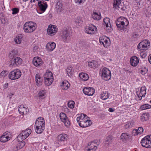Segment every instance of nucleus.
I'll return each instance as SVG.
<instances>
[{
    "label": "nucleus",
    "mask_w": 151,
    "mask_h": 151,
    "mask_svg": "<svg viewBox=\"0 0 151 151\" xmlns=\"http://www.w3.org/2000/svg\"><path fill=\"white\" fill-rule=\"evenodd\" d=\"M35 130L37 134L42 133L45 128V122L44 119L42 117L38 118L35 124Z\"/></svg>",
    "instance_id": "1"
},
{
    "label": "nucleus",
    "mask_w": 151,
    "mask_h": 151,
    "mask_svg": "<svg viewBox=\"0 0 151 151\" xmlns=\"http://www.w3.org/2000/svg\"><path fill=\"white\" fill-rule=\"evenodd\" d=\"M71 29L68 27H65L60 31V37L62 40L65 42H68L71 34Z\"/></svg>",
    "instance_id": "2"
},
{
    "label": "nucleus",
    "mask_w": 151,
    "mask_h": 151,
    "mask_svg": "<svg viewBox=\"0 0 151 151\" xmlns=\"http://www.w3.org/2000/svg\"><path fill=\"white\" fill-rule=\"evenodd\" d=\"M116 25L119 30H124L129 24L128 20L124 17L118 18L116 22Z\"/></svg>",
    "instance_id": "3"
},
{
    "label": "nucleus",
    "mask_w": 151,
    "mask_h": 151,
    "mask_svg": "<svg viewBox=\"0 0 151 151\" xmlns=\"http://www.w3.org/2000/svg\"><path fill=\"white\" fill-rule=\"evenodd\" d=\"M36 23L32 22H27L24 24L23 29L26 33H31L34 31L36 29Z\"/></svg>",
    "instance_id": "4"
},
{
    "label": "nucleus",
    "mask_w": 151,
    "mask_h": 151,
    "mask_svg": "<svg viewBox=\"0 0 151 151\" xmlns=\"http://www.w3.org/2000/svg\"><path fill=\"white\" fill-rule=\"evenodd\" d=\"M45 83L47 86L51 84L53 81V77L52 73L49 71L47 70L44 75Z\"/></svg>",
    "instance_id": "5"
},
{
    "label": "nucleus",
    "mask_w": 151,
    "mask_h": 151,
    "mask_svg": "<svg viewBox=\"0 0 151 151\" xmlns=\"http://www.w3.org/2000/svg\"><path fill=\"white\" fill-rule=\"evenodd\" d=\"M21 72L19 69H16L11 71L9 74V78L11 80L19 78L21 76Z\"/></svg>",
    "instance_id": "6"
},
{
    "label": "nucleus",
    "mask_w": 151,
    "mask_h": 151,
    "mask_svg": "<svg viewBox=\"0 0 151 151\" xmlns=\"http://www.w3.org/2000/svg\"><path fill=\"white\" fill-rule=\"evenodd\" d=\"M101 77L105 81L109 80L111 78V74L110 71L106 67L103 68L101 70Z\"/></svg>",
    "instance_id": "7"
},
{
    "label": "nucleus",
    "mask_w": 151,
    "mask_h": 151,
    "mask_svg": "<svg viewBox=\"0 0 151 151\" xmlns=\"http://www.w3.org/2000/svg\"><path fill=\"white\" fill-rule=\"evenodd\" d=\"M142 146L147 148L151 147V135H147L142 138Z\"/></svg>",
    "instance_id": "8"
},
{
    "label": "nucleus",
    "mask_w": 151,
    "mask_h": 151,
    "mask_svg": "<svg viewBox=\"0 0 151 151\" xmlns=\"http://www.w3.org/2000/svg\"><path fill=\"white\" fill-rule=\"evenodd\" d=\"M58 31V28L57 26L51 24L49 25L47 30V34L51 36L55 35Z\"/></svg>",
    "instance_id": "9"
},
{
    "label": "nucleus",
    "mask_w": 151,
    "mask_h": 151,
    "mask_svg": "<svg viewBox=\"0 0 151 151\" xmlns=\"http://www.w3.org/2000/svg\"><path fill=\"white\" fill-rule=\"evenodd\" d=\"M99 41L100 43L105 47H108L110 43L109 38L106 36H102L100 37Z\"/></svg>",
    "instance_id": "10"
},
{
    "label": "nucleus",
    "mask_w": 151,
    "mask_h": 151,
    "mask_svg": "<svg viewBox=\"0 0 151 151\" xmlns=\"http://www.w3.org/2000/svg\"><path fill=\"white\" fill-rule=\"evenodd\" d=\"M22 59L19 57H17L12 59L10 61L9 63L11 67L19 66L22 63Z\"/></svg>",
    "instance_id": "11"
},
{
    "label": "nucleus",
    "mask_w": 151,
    "mask_h": 151,
    "mask_svg": "<svg viewBox=\"0 0 151 151\" xmlns=\"http://www.w3.org/2000/svg\"><path fill=\"white\" fill-rule=\"evenodd\" d=\"M60 117L61 120L64 123L65 126L66 127H69L70 125V122L66 114L64 113H61L60 114Z\"/></svg>",
    "instance_id": "12"
},
{
    "label": "nucleus",
    "mask_w": 151,
    "mask_h": 151,
    "mask_svg": "<svg viewBox=\"0 0 151 151\" xmlns=\"http://www.w3.org/2000/svg\"><path fill=\"white\" fill-rule=\"evenodd\" d=\"M97 29L96 27L95 26L91 24L85 28V32L87 34L92 35L96 33Z\"/></svg>",
    "instance_id": "13"
},
{
    "label": "nucleus",
    "mask_w": 151,
    "mask_h": 151,
    "mask_svg": "<svg viewBox=\"0 0 151 151\" xmlns=\"http://www.w3.org/2000/svg\"><path fill=\"white\" fill-rule=\"evenodd\" d=\"M68 137V135L65 133H62L59 134L56 137L57 143L58 144L60 143L61 142L67 141Z\"/></svg>",
    "instance_id": "14"
},
{
    "label": "nucleus",
    "mask_w": 151,
    "mask_h": 151,
    "mask_svg": "<svg viewBox=\"0 0 151 151\" xmlns=\"http://www.w3.org/2000/svg\"><path fill=\"white\" fill-rule=\"evenodd\" d=\"M37 3L39 9L42 13L44 12L48 6L46 2L45 1H40L38 2Z\"/></svg>",
    "instance_id": "15"
},
{
    "label": "nucleus",
    "mask_w": 151,
    "mask_h": 151,
    "mask_svg": "<svg viewBox=\"0 0 151 151\" xmlns=\"http://www.w3.org/2000/svg\"><path fill=\"white\" fill-rule=\"evenodd\" d=\"M103 24L106 26L105 29L108 32H110L111 30V25L110 22V19L108 18H106L104 19Z\"/></svg>",
    "instance_id": "16"
},
{
    "label": "nucleus",
    "mask_w": 151,
    "mask_h": 151,
    "mask_svg": "<svg viewBox=\"0 0 151 151\" xmlns=\"http://www.w3.org/2000/svg\"><path fill=\"white\" fill-rule=\"evenodd\" d=\"M64 3L62 0H59L57 2L56 9L58 12H64Z\"/></svg>",
    "instance_id": "17"
},
{
    "label": "nucleus",
    "mask_w": 151,
    "mask_h": 151,
    "mask_svg": "<svg viewBox=\"0 0 151 151\" xmlns=\"http://www.w3.org/2000/svg\"><path fill=\"white\" fill-rule=\"evenodd\" d=\"M97 148L96 143L93 142L89 143L88 145L86 148L85 151H95Z\"/></svg>",
    "instance_id": "18"
},
{
    "label": "nucleus",
    "mask_w": 151,
    "mask_h": 151,
    "mask_svg": "<svg viewBox=\"0 0 151 151\" xmlns=\"http://www.w3.org/2000/svg\"><path fill=\"white\" fill-rule=\"evenodd\" d=\"M83 91L85 94L89 96L93 95L95 92L94 89L91 87H85L83 89Z\"/></svg>",
    "instance_id": "19"
},
{
    "label": "nucleus",
    "mask_w": 151,
    "mask_h": 151,
    "mask_svg": "<svg viewBox=\"0 0 151 151\" xmlns=\"http://www.w3.org/2000/svg\"><path fill=\"white\" fill-rule=\"evenodd\" d=\"M33 63L36 67L41 66L43 63L42 59L39 57H34L33 59Z\"/></svg>",
    "instance_id": "20"
},
{
    "label": "nucleus",
    "mask_w": 151,
    "mask_h": 151,
    "mask_svg": "<svg viewBox=\"0 0 151 151\" xmlns=\"http://www.w3.org/2000/svg\"><path fill=\"white\" fill-rule=\"evenodd\" d=\"M121 0H114V2L113 3V8L116 9H118L119 10V9H121L122 10H124V9L122 7L121 5Z\"/></svg>",
    "instance_id": "21"
},
{
    "label": "nucleus",
    "mask_w": 151,
    "mask_h": 151,
    "mask_svg": "<svg viewBox=\"0 0 151 151\" xmlns=\"http://www.w3.org/2000/svg\"><path fill=\"white\" fill-rule=\"evenodd\" d=\"M92 123L91 121L88 120V118L85 119L83 121L79 123V126L82 127L84 128L90 126L91 125Z\"/></svg>",
    "instance_id": "22"
},
{
    "label": "nucleus",
    "mask_w": 151,
    "mask_h": 151,
    "mask_svg": "<svg viewBox=\"0 0 151 151\" xmlns=\"http://www.w3.org/2000/svg\"><path fill=\"white\" fill-rule=\"evenodd\" d=\"M18 110L19 113L22 115L26 114L27 112L29 111V109L25 106L24 105H21L18 107Z\"/></svg>",
    "instance_id": "23"
},
{
    "label": "nucleus",
    "mask_w": 151,
    "mask_h": 151,
    "mask_svg": "<svg viewBox=\"0 0 151 151\" xmlns=\"http://www.w3.org/2000/svg\"><path fill=\"white\" fill-rule=\"evenodd\" d=\"M130 63L132 66L135 67L139 63V59L136 56H133L130 58Z\"/></svg>",
    "instance_id": "24"
},
{
    "label": "nucleus",
    "mask_w": 151,
    "mask_h": 151,
    "mask_svg": "<svg viewBox=\"0 0 151 151\" xmlns=\"http://www.w3.org/2000/svg\"><path fill=\"white\" fill-rule=\"evenodd\" d=\"M9 134L8 132L3 134L0 137V141L3 142H5L10 139Z\"/></svg>",
    "instance_id": "25"
},
{
    "label": "nucleus",
    "mask_w": 151,
    "mask_h": 151,
    "mask_svg": "<svg viewBox=\"0 0 151 151\" xmlns=\"http://www.w3.org/2000/svg\"><path fill=\"white\" fill-rule=\"evenodd\" d=\"M150 45V42L148 40H145L142 41V50H147Z\"/></svg>",
    "instance_id": "26"
},
{
    "label": "nucleus",
    "mask_w": 151,
    "mask_h": 151,
    "mask_svg": "<svg viewBox=\"0 0 151 151\" xmlns=\"http://www.w3.org/2000/svg\"><path fill=\"white\" fill-rule=\"evenodd\" d=\"M88 67L91 68H95L98 66V62L95 60H92L88 63Z\"/></svg>",
    "instance_id": "27"
},
{
    "label": "nucleus",
    "mask_w": 151,
    "mask_h": 151,
    "mask_svg": "<svg viewBox=\"0 0 151 151\" xmlns=\"http://www.w3.org/2000/svg\"><path fill=\"white\" fill-rule=\"evenodd\" d=\"M87 118H88V117L85 114H82L80 116L77 117L76 120L77 122L80 123L81 122L83 121L84 120H85V119Z\"/></svg>",
    "instance_id": "28"
},
{
    "label": "nucleus",
    "mask_w": 151,
    "mask_h": 151,
    "mask_svg": "<svg viewBox=\"0 0 151 151\" xmlns=\"http://www.w3.org/2000/svg\"><path fill=\"white\" fill-rule=\"evenodd\" d=\"M56 44L54 42L48 43L47 44V47L48 50L50 51H52L55 48Z\"/></svg>",
    "instance_id": "29"
},
{
    "label": "nucleus",
    "mask_w": 151,
    "mask_h": 151,
    "mask_svg": "<svg viewBox=\"0 0 151 151\" xmlns=\"http://www.w3.org/2000/svg\"><path fill=\"white\" fill-rule=\"evenodd\" d=\"M79 77L83 81H86L89 78V76L88 74L83 73H81L79 74Z\"/></svg>",
    "instance_id": "30"
},
{
    "label": "nucleus",
    "mask_w": 151,
    "mask_h": 151,
    "mask_svg": "<svg viewBox=\"0 0 151 151\" xmlns=\"http://www.w3.org/2000/svg\"><path fill=\"white\" fill-rule=\"evenodd\" d=\"M46 91L45 90L40 91L38 93V97L39 99H44L46 97Z\"/></svg>",
    "instance_id": "31"
},
{
    "label": "nucleus",
    "mask_w": 151,
    "mask_h": 151,
    "mask_svg": "<svg viewBox=\"0 0 151 151\" xmlns=\"http://www.w3.org/2000/svg\"><path fill=\"white\" fill-rule=\"evenodd\" d=\"M35 80L37 86H40L42 85V79L39 74H37L36 75Z\"/></svg>",
    "instance_id": "32"
},
{
    "label": "nucleus",
    "mask_w": 151,
    "mask_h": 151,
    "mask_svg": "<svg viewBox=\"0 0 151 151\" xmlns=\"http://www.w3.org/2000/svg\"><path fill=\"white\" fill-rule=\"evenodd\" d=\"M92 17L93 19L97 20H100L101 17L100 12H94L92 15Z\"/></svg>",
    "instance_id": "33"
},
{
    "label": "nucleus",
    "mask_w": 151,
    "mask_h": 151,
    "mask_svg": "<svg viewBox=\"0 0 151 151\" xmlns=\"http://www.w3.org/2000/svg\"><path fill=\"white\" fill-rule=\"evenodd\" d=\"M70 86V84L69 82L66 81H65L62 82V88L65 90H67Z\"/></svg>",
    "instance_id": "34"
},
{
    "label": "nucleus",
    "mask_w": 151,
    "mask_h": 151,
    "mask_svg": "<svg viewBox=\"0 0 151 151\" xmlns=\"http://www.w3.org/2000/svg\"><path fill=\"white\" fill-rule=\"evenodd\" d=\"M113 137L112 136L109 135L107 137L106 139V140L104 142V145L105 146H108L109 144L111 143L112 141Z\"/></svg>",
    "instance_id": "35"
},
{
    "label": "nucleus",
    "mask_w": 151,
    "mask_h": 151,
    "mask_svg": "<svg viewBox=\"0 0 151 151\" xmlns=\"http://www.w3.org/2000/svg\"><path fill=\"white\" fill-rule=\"evenodd\" d=\"M23 36L22 35H19L17 36L14 39V41L16 43L20 44L22 41Z\"/></svg>",
    "instance_id": "36"
},
{
    "label": "nucleus",
    "mask_w": 151,
    "mask_h": 151,
    "mask_svg": "<svg viewBox=\"0 0 151 151\" xmlns=\"http://www.w3.org/2000/svg\"><path fill=\"white\" fill-rule=\"evenodd\" d=\"M134 125V122L131 121V122H128L124 125V126L125 128L126 129H128L130 128L133 127Z\"/></svg>",
    "instance_id": "37"
},
{
    "label": "nucleus",
    "mask_w": 151,
    "mask_h": 151,
    "mask_svg": "<svg viewBox=\"0 0 151 151\" xmlns=\"http://www.w3.org/2000/svg\"><path fill=\"white\" fill-rule=\"evenodd\" d=\"M109 97L108 92L105 91L102 93L101 94V98L103 100H106Z\"/></svg>",
    "instance_id": "38"
},
{
    "label": "nucleus",
    "mask_w": 151,
    "mask_h": 151,
    "mask_svg": "<svg viewBox=\"0 0 151 151\" xmlns=\"http://www.w3.org/2000/svg\"><path fill=\"white\" fill-rule=\"evenodd\" d=\"M121 137L122 140L124 141L128 140L129 139V134L126 133H124L122 134Z\"/></svg>",
    "instance_id": "39"
},
{
    "label": "nucleus",
    "mask_w": 151,
    "mask_h": 151,
    "mask_svg": "<svg viewBox=\"0 0 151 151\" xmlns=\"http://www.w3.org/2000/svg\"><path fill=\"white\" fill-rule=\"evenodd\" d=\"M74 70L72 67H68L66 69L67 73L69 76L71 77L73 75Z\"/></svg>",
    "instance_id": "40"
},
{
    "label": "nucleus",
    "mask_w": 151,
    "mask_h": 151,
    "mask_svg": "<svg viewBox=\"0 0 151 151\" xmlns=\"http://www.w3.org/2000/svg\"><path fill=\"white\" fill-rule=\"evenodd\" d=\"M17 138L18 141L20 142L23 141L24 140L27 138L25 134L24 135L22 132L19 134Z\"/></svg>",
    "instance_id": "41"
},
{
    "label": "nucleus",
    "mask_w": 151,
    "mask_h": 151,
    "mask_svg": "<svg viewBox=\"0 0 151 151\" xmlns=\"http://www.w3.org/2000/svg\"><path fill=\"white\" fill-rule=\"evenodd\" d=\"M32 132L30 129H27L26 130L23 131L22 132L27 138L31 133Z\"/></svg>",
    "instance_id": "42"
},
{
    "label": "nucleus",
    "mask_w": 151,
    "mask_h": 151,
    "mask_svg": "<svg viewBox=\"0 0 151 151\" xmlns=\"http://www.w3.org/2000/svg\"><path fill=\"white\" fill-rule=\"evenodd\" d=\"M75 22L76 25L81 26L83 22L82 18L80 17H77V18L76 19Z\"/></svg>",
    "instance_id": "43"
},
{
    "label": "nucleus",
    "mask_w": 151,
    "mask_h": 151,
    "mask_svg": "<svg viewBox=\"0 0 151 151\" xmlns=\"http://www.w3.org/2000/svg\"><path fill=\"white\" fill-rule=\"evenodd\" d=\"M19 142L17 145L16 148L17 149H19L22 148L25 145V142L22 141V142L19 141Z\"/></svg>",
    "instance_id": "44"
},
{
    "label": "nucleus",
    "mask_w": 151,
    "mask_h": 151,
    "mask_svg": "<svg viewBox=\"0 0 151 151\" xmlns=\"http://www.w3.org/2000/svg\"><path fill=\"white\" fill-rule=\"evenodd\" d=\"M149 114L148 113H144L142 115V120L146 121L149 119Z\"/></svg>",
    "instance_id": "45"
},
{
    "label": "nucleus",
    "mask_w": 151,
    "mask_h": 151,
    "mask_svg": "<svg viewBox=\"0 0 151 151\" xmlns=\"http://www.w3.org/2000/svg\"><path fill=\"white\" fill-rule=\"evenodd\" d=\"M142 129V127H139L138 129H134L132 131L133 135L135 136L139 134V132H138V131H140Z\"/></svg>",
    "instance_id": "46"
},
{
    "label": "nucleus",
    "mask_w": 151,
    "mask_h": 151,
    "mask_svg": "<svg viewBox=\"0 0 151 151\" xmlns=\"http://www.w3.org/2000/svg\"><path fill=\"white\" fill-rule=\"evenodd\" d=\"M17 52L14 50H12L9 53V57L10 58H12L14 57L17 54Z\"/></svg>",
    "instance_id": "47"
},
{
    "label": "nucleus",
    "mask_w": 151,
    "mask_h": 151,
    "mask_svg": "<svg viewBox=\"0 0 151 151\" xmlns=\"http://www.w3.org/2000/svg\"><path fill=\"white\" fill-rule=\"evenodd\" d=\"M75 104L74 101H70L68 103V106L70 109H73L74 107Z\"/></svg>",
    "instance_id": "48"
},
{
    "label": "nucleus",
    "mask_w": 151,
    "mask_h": 151,
    "mask_svg": "<svg viewBox=\"0 0 151 151\" xmlns=\"http://www.w3.org/2000/svg\"><path fill=\"white\" fill-rule=\"evenodd\" d=\"M8 74V72L6 70H3L0 73V77L1 78H4Z\"/></svg>",
    "instance_id": "49"
},
{
    "label": "nucleus",
    "mask_w": 151,
    "mask_h": 151,
    "mask_svg": "<svg viewBox=\"0 0 151 151\" xmlns=\"http://www.w3.org/2000/svg\"><path fill=\"white\" fill-rule=\"evenodd\" d=\"M12 14H16L19 12V9L17 8H14L12 9Z\"/></svg>",
    "instance_id": "50"
},
{
    "label": "nucleus",
    "mask_w": 151,
    "mask_h": 151,
    "mask_svg": "<svg viewBox=\"0 0 151 151\" xmlns=\"http://www.w3.org/2000/svg\"><path fill=\"white\" fill-rule=\"evenodd\" d=\"M151 106L149 104H145L142 105V110L150 109Z\"/></svg>",
    "instance_id": "51"
},
{
    "label": "nucleus",
    "mask_w": 151,
    "mask_h": 151,
    "mask_svg": "<svg viewBox=\"0 0 151 151\" xmlns=\"http://www.w3.org/2000/svg\"><path fill=\"white\" fill-rule=\"evenodd\" d=\"M146 88L145 86L142 87V97H145L146 93Z\"/></svg>",
    "instance_id": "52"
},
{
    "label": "nucleus",
    "mask_w": 151,
    "mask_h": 151,
    "mask_svg": "<svg viewBox=\"0 0 151 151\" xmlns=\"http://www.w3.org/2000/svg\"><path fill=\"white\" fill-rule=\"evenodd\" d=\"M148 71L147 68L146 67L142 68V75H144L146 74Z\"/></svg>",
    "instance_id": "53"
},
{
    "label": "nucleus",
    "mask_w": 151,
    "mask_h": 151,
    "mask_svg": "<svg viewBox=\"0 0 151 151\" xmlns=\"http://www.w3.org/2000/svg\"><path fill=\"white\" fill-rule=\"evenodd\" d=\"M85 1V0H75L76 3H78L79 4L84 3Z\"/></svg>",
    "instance_id": "54"
},
{
    "label": "nucleus",
    "mask_w": 151,
    "mask_h": 151,
    "mask_svg": "<svg viewBox=\"0 0 151 151\" xmlns=\"http://www.w3.org/2000/svg\"><path fill=\"white\" fill-rule=\"evenodd\" d=\"M142 42H140L138 45L137 46V49L139 51H140L141 50L142 46L141 45V43Z\"/></svg>",
    "instance_id": "55"
},
{
    "label": "nucleus",
    "mask_w": 151,
    "mask_h": 151,
    "mask_svg": "<svg viewBox=\"0 0 151 151\" xmlns=\"http://www.w3.org/2000/svg\"><path fill=\"white\" fill-rule=\"evenodd\" d=\"M139 35H138L137 34H133V37L134 38H137L138 37H139Z\"/></svg>",
    "instance_id": "56"
},
{
    "label": "nucleus",
    "mask_w": 151,
    "mask_h": 151,
    "mask_svg": "<svg viewBox=\"0 0 151 151\" xmlns=\"http://www.w3.org/2000/svg\"><path fill=\"white\" fill-rule=\"evenodd\" d=\"M148 60L150 63L151 64V54L148 56Z\"/></svg>",
    "instance_id": "57"
},
{
    "label": "nucleus",
    "mask_w": 151,
    "mask_h": 151,
    "mask_svg": "<svg viewBox=\"0 0 151 151\" xmlns=\"http://www.w3.org/2000/svg\"><path fill=\"white\" fill-rule=\"evenodd\" d=\"M109 111L110 112H113L114 111V110L112 108H109Z\"/></svg>",
    "instance_id": "58"
},
{
    "label": "nucleus",
    "mask_w": 151,
    "mask_h": 151,
    "mask_svg": "<svg viewBox=\"0 0 151 151\" xmlns=\"http://www.w3.org/2000/svg\"><path fill=\"white\" fill-rule=\"evenodd\" d=\"M4 17V15L3 13H0V19H2L3 17Z\"/></svg>",
    "instance_id": "59"
},
{
    "label": "nucleus",
    "mask_w": 151,
    "mask_h": 151,
    "mask_svg": "<svg viewBox=\"0 0 151 151\" xmlns=\"http://www.w3.org/2000/svg\"><path fill=\"white\" fill-rule=\"evenodd\" d=\"M135 1H136V3H137V4L138 5L139 4V5L140 6V1H141V0H135Z\"/></svg>",
    "instance_id": "60"
},
{
    "label": "nucleus",
    "mask_w": 151,
    "mask_h": 151,
    "mask_svg": "<svg viewBox=\"0 0 151 151\" xmlns=\"http://www.w3.org/2000/svg\"><path fill=\"white\" fill-rule=\"evenodd\" d=\"M147 55V54L146 53H144L142 54V58H144Z\"/></svg>",
    "instance_id": "61"
},
{
    "label": "nucleus",
    "mask_w": 151,
    "mask_h": 151,
    "mask_svg": "<svg viewBox=\"0 0 151 151\" xmlns=\"http://www.w3.org/2000/svg\"><path fill=\"white\" fill-rule=\"evenodd\" d=\"M38 2H39V1H49V0H36Z\"/></svg>",
    "instance_id": "62"
},
{
    "label": "nucleus",
    "mask_w": 151,
    "mask_h": 151,
    "mask_svg": "<svg viewBox=\"0 0 151 151\" xmlns=\"http://www.w3.org/2000/svg\"><path fill=\"white\" fill-rule=\"evenodd\" d=\"M138 132H139V134H141V132L140 131H138Z\"/></svg>",
    "instance_id": "63"
},
{
    "label": "nucleus",
    "mask_w": 151,
    "mask_h": 151,
    "mask_svg": "<svg viewBox=\"0 0 151 151\" xmlns=\"http://www.w3.org/2000/svg\"><path fill=\"white\" fill-rule=\"evenodd\" d=\"M141 91H142V87H141L140 88V93L141 92Z\"/></svg>",
    "instance_id": "64"
}]
</instances>
